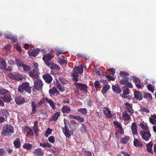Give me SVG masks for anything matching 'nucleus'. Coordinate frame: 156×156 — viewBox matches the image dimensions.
Masks as SVG:
<instances>
[{
    "label": "nucleus",
    "mask_w": 156,
    "mask_h": 156,
    "mask_svg": "<svg viewBox=\"0 0 156 156\" xmlns=\"http://www.w3.org/2000/svg\"><path fill=\"white\" fill-rule=\"evenodd\" d=\"M119 83L121 84L126 85L129 88H132L133 87L132 84L128 81L127 79H122L120 80Z\"/></svg>",
    "instance_id": "10"
},
{
    "label": "nucleus",
    "mask_w": 156,
    "mask_h": 156,
    "mask_svg": "<svg viewBox=\"0 0 156 156\" xmlns=\"http://www.w3.org/2000/svg\"><path fill=\"white\" fill-rule=\"evenodd\" d=\"M122 118L124 120L128 121L131 118V116L127 113L126 111H125L122 112Z\"/></svg>",
    "instance_id": "25"
},
{
    "label": "nucleus",
    "mask_w": 156,
    "mask_h": 156,
    "mask_svg": "<svg viewBox=\"0 0 156 156\" xmlns=\"http://www.w3.org/2000/svg\"><path fill=\"white\" fill-rule=\"evenodd\" d=\"M45 102L44 99L43 98L41 99L38 102L36 101H32L31 105L32 110L30 115L33 116V114H36L37 112L36 110L37 107H41Z\"/></svg>",
    "instance_id": "2"
},
{
    "label": "nucleus",
    "mask_w": 156,
    "mask_h": 156,
    "mask_svg": "<svg viewBox=\"0 0 156 156\" xmlns=\"http://www.w3.org/2000/svg\"><path fill=\"white\" fill-rule=\"evenodd\" d=\"M38 71L36 69H32L29 71L28 74L30 77L33 78L37 79L39 77Z\"/></svg>",
    "instance_id": "11"
},
{
    "label": "nucleus",
    "mask_w": 156,
    "mask_h": 156,
    "mask_svg": "<svg viewBox=\"0 0 156 156\" xmlns=\"http://www.w3.org/2000/svg\"><path fill=\"white\" fill-rule=\"evenodd\" d=\"M131 128V129L132 133L133 136L136 135L138 133H137V127L136 123L133 122L132 124Z\"/></svg>",
    "instance_id": "18"
},
{
    "label": "nucleus",
    "mask_w": 156,
    "mask_h": 156,
    "mask_svg": "<svg viewBox=\"0 0 156 156\" xmlns=\"http://www.w3.org/2000/svg\"><path fill=\"white\" fill-rule=\"evenodd\" d=\"M64 127H63L62 128L63 133L66 137H69L71 135V131L69 130V128L66 126L65 121H64Z\"/></svg>",
    "instance_id": "12"
},
{
    "label": "nucleus",
    "mask_w": 156,
    "mask_h": 156,
    "mask_svg": "<svg viewBox=\"0 0 156 156\" xmlns=\"http://www.w3.org/2000/svg\"><path fill=\"white\" fill-rule=\"evenodd\" d=\"M9 74L10 77L16 80L19 81L23 79V76L18 73H10Z\"/></svg>",
    "instance_id": "8"
},
{
    "label": "nucleus",
    "mask_w": 156,
    "mask_h": 156,
    "mask_svg": "<svg viewBox=\"0 0 156 156\" xmlns=\"http://www.w3.org/2000/svg\"><path fill=\"white\" fill-rule=\"evenodd\" d=\"M58 62L61 65H66L67 64V62L66 60L62 58L59 59Z\"/></svg>",
    "instance_id": "53"
},
{
    "label": "nucleus",
    "mask_w": 156,
    "mask_h": 156,
    "mask_svg": "<svg viewBox=\"0 0 156 156\" xmlns=\"http://www.w3.org/2000/svg\"><path fill=\"white\" fill-rule=\"evenodd\" d=\"M14 132L13 126L10 125H4L2 127L1 134L3 136L8 135L10 133H13Z\"/></svg>",
    "instance_id": "3"
},
{
    "label": "nucleus",
    "mask_w": 156,
    "mask_h": 156,
    "mask_svg": "<svg viewBox=\"0 0 156 156\" xmlns=\"http://www.w3.org/2000/svg\"><path fill=\"white\" fill-rule=\"evenodd\" d=\"M47 66L52 70H55L56 71H58L60 69V67L57 64H54L52 62H50Z\"/></svg>",
    "instance_id": "15"
},
{
    "label": "nucleus",
    "mask_w": 156,
    "mask_h": 156,
    "mask_svg": "<svg viewBox=\"0 0 156 156\" xmlns=\"http://www.w3.org/2000/svg\"><path fill=\"white\" fill-rule=\"evenodd\" d=\"M55 85L62 92L64 90V88L61 86L58 80L56 81V83H55Z\"/></svg>",
    "instance_id": "34"
},
{
    "label": "nucleus",
    "mask_w": 156,
    "mask_h": 156,
    "mask_svg": "<svg viewBox=\"0 0 156 156\" xmlns=\"http://www.w3.org/2000/svg\"><path fill=\"white\" fill-rule=\"evenodd\" d=\"M30 88L31 87L29 86V83H28L25 82L19 86L18 90L19 92L21 93H23L24 90L29 93L31 92Z\"/></svg>",
    "instance_id": "4"
},
{
    "label": "nucleus",
    "mask_w": 156,
    "mask_h": 156,
    "mask_svg": "<svg viewBox=\"0 0 156 156\" xmlns=\"http://www.w3.org/2000/svg\"><path fill=\"white\" fill-rule=\"evenodd\" d=\"M127 87H128L124 86L123 87V93L126 95H127L129 93V90Z\"/></svg>",
    "instance_id": "45"
},
{
    "label": "nucleus",
    "mask_w": 156,
    "mask_h": 156,
    "mask_svg": "<svg viewBox=\"0 0 156 156\" xmlns=\"http://www.w3.org/2000/svg\"><path fill=\"white\" fill-rule=\"evenodd\" d=\"M39 51L40 50L39 48H37L36 49H32L30 51H28L27 53L30 56L35 57L38 54Z\"/></svg>",
    "instance_id": "20"
},
{
    "label": "nucleus",
    "mask_w": 156,
    "mask_h": 156,
    "mask_svg": "<svg viewBox=\"0 0 156 156\" xmlns=\"http://www.w3.org/2000/svg\"><path fill=\"white\" fill-rule=\"evenodd\" d=\"M43 84L42 81L39 79L35 80L34 83V88L37 90H41L42 89Z\"/></svg>",
    "instance_id": "6"
},
{
    "label": "nucleus",
    "mask_w": 156,
    "mask_h": 156,
    "mask_svg": "<svg viewBox=\"0 0 156 156\" xmlns=\"http://www.w3.org/2000/svg\"><path fill=\"white\" fill-rule=\"evenodd\" d=\"M112 89L114 92L117 94H120L122 92V90L118 84L112 85Z\"/></svg>",
    "instance_id": "21"
},
{
    "label": "nucleus",
    "mask_w": 156,
    "mask_h": 156,
    "mask_svg": "<svg viewBox=\"0 0 156 156\" xmlns=\"http://www.w3.org/2000/svg\"><path fill=\"white\" fill-rule=\"evenodd\" d=\"M0 96L5 102L9 103L11 100V93L9 91L3 88L0 89Z\"/></svg>",
    "instance_id": "1"
},
{
    "label": "nucleus",
    "mask_w": 156,
    "mask_h": 156,
    "mask_svg": "<svg viewBox=\"0 0 156 156\" xmlns=\"http://www.w3.org/2000/svg\"><path fill=\"white\" fill-rule=\"evenodd\" d=\"M134 146L136 147H142L143 144L140 139L138 140L135 138L133 141Z\"/></svg>",
    "instance_id": "23"
},
{
    "label": "nucleus",
    "mask_w": 156,
    "mask_h": 156,
    "mask_svg": "<svg viewBox=\"0 0 156 156\" xmlns=\"http://www.w3.org/2000/svg\"><path fill=\"white\" fill-rule=\"evenodd\" d=\"M16 63L18 67L22 66V65L23 64L21 62V60L19 59L16 58Z\"/></svg>",
    "instance_id": "52"
},
{
    "label": "nucleus",
    "mask_w": 156,
    "mask_h": 156,
    "mask_svg": "<svg viewBox=\"0 0 156 156\" xmlns=\"http://www.w3.org/2000/svg\"><path fill=\"white\" fill-rule=\"evenodd\" d=\"M120 75L124 79H126V78L129 76V73L126 71H121L119 73Z\"/></svg>",
    "instance_id": "39"
},
{
    "label": "nucleus",
    "mask_w": 156,
    "mask_h": 156,
    "mask_svg": "<svg viewBox=\"0 0 156 156\" xmlns=\"http://www.w3.org/2000/svg\"><path fill=\"white\" fill-rule=\"evenodd\" d=\"M22 67L23 68V70L26 72L29 71L30 69V68L29 66L24 64L22 65Z\"/></svg>",
    "instance_id": "44"
},
{
    "label": "nucleus",
    "mask_w": 156,
    "mask_h": 156,
    "mask_svg": "<svg viewBox=\"0 0 156 156\" xmlns=\"http://www.w3.org/2000/svg\"><path fill=\"white\" fill-rule=\"evenodd\" d=\"M54 57V56L51 54L49 53L43 56L42 58L43 60L45 62L46 64L47 65L50 62L51 59Z\"/></svg>",
    "instance_id": "9"
},
{
    "label": "nucleus",
    "mask_w": 156,
    "mask_h": 156,
    "mask_svg": "<svg viewBox=\"0 0 156 156\" xmlns=\"http://www.w3.org/2000/svg\"><path fill=\"white\" fill-rule=\"evenodd\" d=\"M61 111L63 114L69 113L71 112V109L69 107L65 105L61 108Z\"/></svg>",
    "instance_id": "27"
},
{
    "label": "nucleus",
    "mask_w": 156,
    "mask_h": 156,
    "mask_svg": "<svg viewBox=\"0 0 156 156\" xmlns=\"http://www.w3.org/2000/svg\"><path fill=\"white\" fill-rule=\"evenodd\" d=\"M125 108L128 112L129 113L130 115H132L134 112V110L132 108L133 104H129L128 102H126L125 104Z\"/></svg>",
    "instance_id": "7"
},
{
    "label": "nucleus",
    "mask_w": 156,
    "mask_h": 156,
    "mask_svg": "<svg viewBox=\"0 0 156 156\" xmlns=\"http://www.w3.org/2000/svg\"><path fill=\"white\" fill-rule=\"evenodd\" d=\"M24 133L28 137L32 136L34 135V132L33 130L28 127H25Z\"/></svg>",
    "instance_id": "13"
},
{
    "label": "nucleus",
    "mask_w": 156,
    "mask_h": 156,
    "mask_svg": "<svg viewBox=\"0 0 156 156\" xmlns=\"http://www.w3.org/2000/svg\"><path fill=\"white\" fill-rule=\"evenodd\" d=\"M49 91L50 94L53 95L58 92L57 88L55 87H53L51 89H50Z\"/></svg>",
    "instance_id": "40"
},
{
    "label": "nucleus",
    "mask_w": 156,
    "mask_h": 156,
    "mask_svg": "<svg viewBox=\"0 0 156 156\" xmlns=\"http://www.w3.org/2000/svg\"><path fill=\"white\" fill-rule=\"evenodd\" d=\"M15 101L16 104L18 105L23 104L25 102L24 98L21 96H17L15 99Z\"/></svg>",
    "instance_id": "16"
},
{
    "label": "nucleus",
    "mask_w": 156,
    "mask_h": 156,
    "mask_svg": "<svg viewBox=\"0 0 156 156\" xmlns=\"http://www.w3.org/2000/svg\"><path fill=\"white\" fill-rule=\"evenodd\" d=\"M114 124L116 126V128H118L119 129L121 128L122 127L121 123L117 121H114L113 122Z\"/></svg>",
    "instance_id": "51"
},
{
    "label": "nucleus",
    "mask_w": 156,
    "mask_h": 156,
    "mask_svg": "<svg viewBox=\"0 0 156 156\" xmlns=\"http://www.w3.org/2000/svg\"><path fill=\"white\" fill-rule=\"evenodd\" d=\"M34 153L38 155H42L44 154L43 150L40 148H38L34 150Z\"/></svg>",
    "instance_id": "37"
},
{
    "label": "nucleus",
    "mask_w": 156,
    "mask_h": 156,
    "mask_svg": "<svg viewBox=\"0 0 156 156\" xmlns=\"http://www.w3.org/2000/svg\"><path fill=\"white\" fill-rule=\"evenodd\" d=\"M147 88L148 90L151 91V92L153 93L154 91V87L152 84H149L147 86Z\"/></svg>",
    "instance_id": "46"
},
{
    "label": "nucleus",
    "mask_w": 156,
    "mask_h": 156,
    "mask_svg": "<svg viewBox=\"0 0 156 156\" xmlns=\"http://www.w3.org/2000/svg\"><path fill=\"white\" fill-rule=\"evenodd\" d=\"M105 76L109 81H114L115 79V77L109 75H107Z\"/></svg>",
    "instance_id": "50"
},
{
    "label": "nucleus",
    "mask_w": 156,
    "mask_h": 156,
    "mask_svg": "<svg viewBox=\"0 0 156 156\" xmlns=\"http://www.w3.org/2000/svg\"><path fill=\"white\" fill-rule=\"evenodd\" d=\"M5 153V150L3 148L0 149V156H3Z\"/></svg>",
    "instance_id": "61"
},
{
    "label": "nucleus",
    "mask_w": 156,
    "mask_h": 156,
    "mask_svg": "<svg viewBox=\"0 0 156 156\" xmlns=\"http://www.w3.org/2000/svg\"><path fill=\"white\" fill-rule=\"evenodd\" d=\"M33 147L32 144L29 143H25L23 145V148L27 150L31 149Z\"/></svg>",
    "instance_id": "36"
},
{
    "label": "nucleus",
    "mask_w": 156,
    "mask_h": 156,
    "mask_svg": "<svg viewBox=\"0 0 156 156\" xmlns=\"http://www.w3.org/2000/svg\"><path fill=\"white\" fill-rule=\"evenodd\" d=\"M84 156H92V154L90 152L88 151H85L84 153Z\"/></svg>",
    "instance_id": "63"
},
{
    "label": "nucleus",
    "mask_w": 156,
    "mask_h": 156,
    "mask_svg": "<svg viewBox=\"0 0 156 156\" xmlns=\"http://www.w3.org/2000/svg\"><path fill=\"white\" fill-rule=\"evenodd\" d=\"M153 144L152 141H151L149 142V143L147 144L146 145L147 151L152 154H153V152L152 149Z\"/></svg>",
    "instance_id": "24"
},
{
    "label": "nucleus",
    "mask_w": 156,
    "mask_h": 156,
    "mask_svg": "<svg viewBox=\"0 0 156 156\" xmlns=\"http://www.w3.org/2000/svg\"><path fill=\"white\" fill-rule=\"evenodd\" d=\"M134 95L135 98L139 101H141L143 98L142 93L140 91L135 90L134 92Z\"/></svg>",
    "instance_id": "17"
},
{
    "label": "nucleus",
    "mask_w": 156,
    "mask_h": 156,
    "mask_svg": "<svg viewBox=\"0 0 156 156\" xmlns=\"http://www.w3.org/2000/svg\"><path fill=\"white\" fill-rule=\"evenodd\" d=\"M38 122L37 121L34 122V125L33 127L35 135L37 137L38 135L39 129L37 127Z\"/></svg>",
    "instance_id": "28"
},
{
    "label": "nucleus",
    "mask_w": 156,
    "mask_h": 156,
    "mask_svg": "<svg viewBox=\"0 0 156 156\" xmlns=\"http://www.w3.org/2000/svg\"><path fill=\"white\" fill-rule=\"evenodd\" d=\"M73 72V73L71 74L72 76L73 77V79L74 81L77 82L78 81V77L79 76L80 74L74 71V69Z\"/></svg>",
    "instance_id": "29"
},
{
    "label": "nucleus",
    "mask_w": 156,
    "mask_h": 156,
    "mask_svg": "<svg viewBox=\"0 0 156 156\" xmlns=\"http://www.w3.org/2000/svg\"><path fill=\"white\" fill-rule=\"evenodd\" d=\"M7 67V64L5 61L0 62V69L3 70Z\"/></svg>",
    "instance_id": "41"
},
{
    "label": "nucleus",
    "mask_w": 156,
    "mask_h": 156,
    "mask_svg": "<svg viewBox=\"0 0 156 156\" xmlns=\"http://www.w3.org/2000/svg\"><path fill=\"white\" fill-rule=\"evenodd\" d=\"M15 48H16V50L19 52H21L22 51V50L21 47L20 46V45L17 44L15 46Z\"/></svg>",
    "instance_id": "60"
},
{
    "label": "nucleus",
    "mask_w": 156,
    "mask_h": 156,
    "mask_svg": "<svg viewBox=\"0 0 156 156\" xmlns=\"http://www.w3.org/2000/svg\"><path fill=\"white\" fill-rule=\"evenodd\" d=\"M10 40L14 42H16L18 41L17 38L16 36H12Z\"/></svg>",
    "instance_id": "59"
},
{
    "label": "nucleus",
    "mask_w": 156,
    "mask_h": 156,
    "mask_svg": "<svg viewBox=\"0 0 156 156\" xmlns=\"http://www.w3.org/2000/svg\"><path fill=\"white\" fill-rule=\"evenodd\" d=\"M48 141L51 143H54L55 141V138L53 136H51L48 138Z\"/></svg>",
    "instance_id": "57"
},
{
    "label": "nucleus",
    "mask_w": 156,
    "mask_h": 156,
    "mask_svg": "<svg viewBox=\"0 0 156 156\" xmlns=\"http://www.w3.org/2000/svg\"><path fill=\"white\" fill-rule=\"evenodd\" d=\"M43 77L45 82L48 84L51 83L53 80L52 76L49 74L47 73L44 75Z\"/></svg>",
    "instance_id": "14"
},
{
    "label": "nucleus",
    "mask_w": 156,
    "mask_h": 156,
    "mask_svg": "<svg viewBox=\"0 0 156 156\" xmlns=\"http://www.w3.org/2000/svg\"><path fill=\"white\" fill-rule=\"evenodd\" d=\"M13 144L17 148H19L20 147V139L16 138L13 142Z\"/></svg>",
    "instance_id": "35"
},
{
    "label": "nucleus",
    "mask_w": 156,
    "mask_h": 156,
    "mask_svg": "<svg viewBox=\"0 0 156 156\" xmlns=\"http://www.w3.org/2000/svg\"><path fill=\"white\" fill-rule=\"evenodd\" d=\"M110 87V86L108 84L104 85L101 90V93L103 94H105Z\"/></svg>",
    "instance_id": "31"
},
{
    "label": "nucleus",
    "mask_w": 156,
    "mask_h": 156,
    "mask_svg": "<svg viewBox=\"0 0 156 156\" xmlns=\"http://www.w3.org/2000/svg\"><path fill=\"white\" fill-rule=\"evenodd\" d=\"M33 64V66L32 68H34V69H36L38 71L39 69L38 68V64L35 62H34Z\"/></svg>",
    "instance_id": "55"
},
{
    "label": "nucleus",
    "mask_w": 156,
    "mask_h": 156,
    "mask_svg": "<svg viewBox=\"0 0 156 156\" xmlns=\"http://www.w3.org/2000/svg\"><path fill=\"white\" fill-rule=\"evenodd\" d=\"M144 122L143 121V122H141L139 124V126L142 129L141 130H145V131L150 130L148 126L146 123H144Z\"/></svg>",
    "instance_id": "30"
},
{
    "label": "nucleus",
    "mask_w": 156,
    "mask_h": 156,
    "mask_svg": "<svg viewBox=\"0 0 156 156\" xmlns=\"http://www.w3.org/2000/svg\"><path fill=\"white\" fill-rule=\"evenodd\" d=\"M77 111L80 112L82 115L86 114L87 113V110L86 108L78 109Z\"/></svg>",
    "instance_id": "43"
},
{
    "label": "nucleus",
    "mask_w": 156,
    "mask_h": 156,
    "mask_svg": "<svg viewBox=\"0 0 156 156\" xmlns=\"http://www.w3.org/2000/svg\"><path fill=\"white\" fill-rule=\"evenodd\" d=\"M94 85L95 87H98L100 85V83L99 81L96 80L94 82Z\"/></svg>",
    "instance_id": "64"
},
{
    "label": "nucleus",
    "mask_w": 156,
    "mask_h": 156,
    "mask_svg": "<svg viewBox=\"0 0 156 156\" xmlns=\"http://www.w3.org/2000/svg\"><path fill=\"white\" fill-rule=\"evenodd\" d=\"M140 111L143 112H146V113H149L150 112V111L146 108L141 106H140Z\"/></svg>",
    "instance_id": "47"
},
{
    "label": "nucleus",
    "mask_w": 156,
    "mask_h": 156,
    "mask_svg": "<svg viewBox=\"0 0 156 156\" xmlns=\"http://www.w3.org/2000/svg\"><path fill=\"white\" fill-rule=\"evenodd\" d=\"M52 130L51 129H50V128H48L45 134V136L47 137L48 136V135L51 134V133Z\"/></svg>",
    "instance_id": "54"
},
{
    "label": "nucleus",
    "mask_w": 156,
    "mask_h": 156,
    "mask_svg": "<svg viewBox=\"0 0 156 156\" xmlns=\"http://www.w3.org/2000/svg\"><path fill=\"white\" fill-rule=\"evenodd\" d=\"M12 66H9L7 68L6 67V68H5V69H4L3 70L6 71L10 72L12 71Z\"/></svg>",
    "instance_id": "62"
},
{
    "label": "nucleus",
    "mask_w": 156,
    "mask_h": 156,
    "mask_svg": "<svg viewBox=\"0 0 156 156\" xmlns=\"http://www.w3.org/2000/svg\"><path fill=\"white\" fill-rule=\"evenodd\" d=\"M58 79L62 84L64 85L66 84V80L62 77H60Z\"/></svg>",
    "instance_id": "56"
},
{
    "label": "nucleus",
    "mask_w": 156,
    "mask_h": 156,
    "mask_svg": "<svg viewBox=\"0 0 156 156\" xmlns=\"http://www.w3.org/2000/svg\"><path fill=\"white\" fill-rule=\"evenodd\" d=\"M143 140L146 141H149L151 138V135L150 133V130H140L139 132Z\"/></svg>",
    "instance_id": "5"
},
{
    "label": "nucleus",
    "mask_w": 156,
    "mask_h": 156,
    "mask_svg": "<svg viewBox=\"0 0 156 156\" xmlns=\"http://www.w3.org/2000/svg\"><path fill=\"white\" fill-rule=\"evenodd\" d=\"M75 84L79 89L81 90L86 91L88 88L87 86L85 84L75 83Z\"/></svg>",
    "instance_id": "19"
},
{
    "label": "nucleus",
    "mask_w": 156,
    "mask_h": 156,
    "mask_svg": "<svg viewBox=\"0 0 156 156\" xmlns=\"http://www.w3.org/2000/svg\"><path fill=\"white\" fill-rule=\"evenodd\" d=\"M84 67L83 65H81L79 66H75L73 69L80 74H82L83 72V69Z\"/></svg>",
    "instance_id": "26"
},
{
    "label": "nucleus",
    "mask_w": 156,
    "mask_h": 156,
    "mask_svg": "<svg viewBox=\"0 0 156 156\" xmlns=\"http://www.w3.org/2000/svg\"><path fill=\"white\" fill-rule=\"evenodd\" d=\"M107 70L110 71V72L111 73V74L112 75H114L115 73V70L113 68L108 69H107Z\"/></svg>",
    "instance_id": "58"
},
{
    "label": "nucleus",
    "mask_w": 156,
    "mask_h": 156,
    "mask_svg": "<svg viewBox=\"0 0 156 156\" xmlns=\"http://www.w3.org/2000/svg\"><path fill=\"white\" fill-rule=\"evenodd\" d=\"M129 139V136H125L124 137H123L121 139L120 142L124 144H126L127 143Z\"/></svg>",
    "instance_id": "38"
},
{
    "label": "nucleus",
    "mask_w": 156,
    "mask_h": 156,
    "mask_svg": "<svg viewBox=\"0 0 156 156\" xmlns=\"http://www.w3.org/2000/svg\"><path fill=\"white\" fill-rule=\"evenodd\" d=\"M60 115V113L59 112H56L55 113L54 115L52 116V118L50 119L49 121H51L53 120L56 121Z\"/></svg>",
    "instance_id": "33"
},
{
    "label": "nucleus",
    "mask_w": 156,
    "mask_h": 156,
    "mask_svg": "<svg viewBox=\"0 0 156 156\" xmlns=\"http://www.w3.org/2000/svg\"><path fill=\"white\" fill-rule=\"evenodd\" d=\"M133 80L135 84L137 83H140V79L136 76H133Z\"/></svg>",
    "instance_id": "49"
},
{
    "label": "nucleus",
    "mask_w": 156,
    "mask_h": 156,
    "mask_svg": "<svg viewBox=\"0 0 156 156\" xmlns=\"http://www.w3.org/2000/svg\"><path fill=\"white\" fill-rule=\"evenodd\" d=\"M46 101L49 104L50 106L52 108L54 109L55 107V105L51 99H49L47 97L45 98Z\"/></svg>",
    "instance_id": "32"
},
{
    "label": "nucleus",
    "mask_w": 156,
    "mask_h": 156,
    "mask_svg": "<svg viewBox=\"0 0 156 156\" xmlns=\"http://www.w3.org/2000/svg\"><path fill=\"white\" fill-rule=\"evenodd\" d=\"M103 111L106 118H110L112 117V115L111 111L107 108H103Z\"/></svg>",
    "instance_id": "22"
},
{
    "label": "nucleus",
    "mask_w": 156,
    "mask_h": 156,
    "mask_svg": "<svg viewBox=\"0 0 156 156\" xmlns=\"http://www.w3.org/2000/svg\"><path fill=\"white\" fill-rule=\"evenodd\" d=\"M82 126L80 127V129L82 133H84L86 131L87 127L84 124H82Z\"/></svg>",
    "instance_id": "48"
},
{
    "label": "nucleus",
    "mask_w": 156,
    "mask_h": 156,
    "mask_svg": "<svg viewBox=\"0 0 156 156\" xmlns=\"http://www.w3.org/2000/svg\"><path fill=\"white\" fill-rule=\"evenodd\" d=\"M144 97L147 100H151L152 99L151 95L149 93H146L144 95Z\"/></svg>",
    "instance_id": "42"
}]
</instances>
